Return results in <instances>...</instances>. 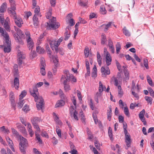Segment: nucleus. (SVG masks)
Segmentation results:
<instances>
[{
	"label": "nucleus",
	"mask_w": 154,
	"mask_h": 154,
	"mask_svg": "<svg viewBox=\"0 0 154 154\" xmlns=\"http://www.w3.org/2000/svg\"><path fill=\"white\" fill-rule=\"evenodd\" d=\"M107 39L106 37L104 34H102L101 35V44L103 45L105 44V42H106Z\"/></svg>",
	"instance_id": "nucleus-33"
},
{
	"label": "nucleus",
	"mask_w": 154,
	"mask_h": 154,
	"mask_svg": "<svg viewBox=\"0 0 154 154\" xmlns=\"http://www.w3.org/2000/svg\"><path fill=\"white\" fill-rule=\"evenodd\" d=\"M124 112L126 116H128L129 115V112L128 109L127 107H125L124 108Z\"/></svg>",
	"instance_id": "nucleus-53"
},
{
	"label": "nucleus",
	"mask_w": 154,
	"mask_h": 154,
	"mask_svg": "<svg viewBox=\"0 0 154 154\" xmlns=\"http://www.w3.org/2000/svg\"><path fill=\"white\" fill-rule=\"evenodd\" d=\"M101 72L103 74H104L105 75H109L110 73V70L108 67L105 68L104 67H102L101 69Z\"/></svg>",
	"instance_id": "nucleus-14"
},
{
	"label": "nucleus",
	"mask_w": 154,
	"mask_h": 154,
	"mask_svg": "<svg viewBox=\"0 0 154 154\" xmlns=\"http://www.w3.org/2000/svg\"><path fill=\"white\" fill-rule=\"evenodd\" d=\"M29 106L27 105H25L23 108V110L25 112H27L29 110Z\"/></svg>",
	"instance_id": "nucleus-47"
},
{
	"label": "nucleus",
	"mask_w": 154,
	"mask_h": 154,
	"mask_svg": "<svg viewBox=\"0 0 154 154\" xmlns=\"http://www.w3.org/2000/svg\"><path fill=\"white\" fill-rule=\"evenodd\" d=\"M143 64L146 68L148 69H149L148 65V60L147 59L145 58L143 60Z\"/></svg>",
	"instance_id": "nucleus-37"
},
{
	"label": "nucleus",
	"mask_w": 154,
	"mask_h": 154,
	"mask_svg": "<svg viewBox=\"0 0 154 154\" xmlns=\"http://www.w3.org/2000/svg\"><path fill=\"white\" fill-rule=\"evenodd\" d=\"M47 40L49 43L50 47L52 49L54 50V49L55 51L57 52L58 50V46L56 45V44L57 43L56 39L51 38H47Z\"/></svg>",
	"instance_id": "nucleus-6"
},
{
	"label": "nucleus",
	"mask_w": 154,
	"mask_h": 154,
	"mask_svg": "<svg viewBox=\"0 0 154 154\" xmlns=\"http://www.w3.org/2000/svg\"><path fill=\"white\" fill-rule=\"evenodd\" d=\"M0 35L4 37L5 40L7 41L8 39H10L8 33L4 29L1 27H0Z\"/></svg>",
	"instance_id": "nucleus-10"
},
{
	"label": "nucleus",
	"mask_w": 154,
	"mask_h": 154,
	"mask_svg": "<svg viewBox=\"0 0 154 154\" xmlns=\"http://www.w3.org/2000/svg\"><path fill=\"white\" fill-rule=\"evenodd\" d=\"M6 140L8 142V143L10 146L12 151L14 152L15 151V149L13 146V143L12 141L8 137H6Z\"/></svg>",
	"instance_id": "nucleus-16"
},
{
	"label": "nucleus",
	"mask_w": 154,
	"mask_h": 154,
	"mask_svg": "<svg viewBox=\"0 0 154 154\" xmlns=\"http://www.w3.org/2000/svg\"><path fill=\"white\" fill-rule=\"evenodd\" d=\"M71 78H61V81L63 82V85L68 84L69 82L70 81Z\"/></svg>",
	"instance_id": "nucleus-19"
},
{
	"label": "nucleus",
	"mask_w": 154,
	"mask_h": 154,
	"mask_svg": "<svg viewBox=\"0 0 154 154\" xmlns=\"http://www.w3.org/2000/svg\"><path fill=\"white\" fill-rule=\"evenodd\" d=\"M36 56V52L35 51H31L30 55V58L33 59Z\"/></svg>",
	"instance_id": "nucleus-48"
},
{
	"label": "nucleus",
	"mask_w": 154,
	"mask_h": 154,
	"mask_svg": "<svg viewBox=\"0 0 154 154\" xmlns=\"http://www.w3.org/2000/svg\"><path fill=\"white\" fill-rule=\"evenodd\" d=\"M64 101L62 100L58 101L55 105V107L57 108L59 106H62L64 104Z\"/></svg>",
	"instance_id": "nucleus-26"
},
{
	"label": "nucleus",
	"mask_w": 154,
	"mask_h": 154,
	"mask_svg": "<svg viewBox=\"0 0 154 154\" xmlns=\"http://www.w3.org/2000/svg\"><path fill=\"white\" fill-rule=\"evenodd\" d=\"M26 91L24 90L23 91L19 96V99H22L26 95Z\"/></svg>",
	"instance_id": "nucleus-39"
},
{
	"label": "nucleus",
	"mask_w": 154,
	"mask_h": 154,
	"mask_svg": "<svg viewBox=\"0 0 154 154\" xmlns=\"http://www.w3.org/2000/svg\"><path fill=\"white\" fill-rule=\"evenodd\" d=\"M10 7L8 9V12L11 17L15 18L16 11V4L14 0H9Z\"/></svg>",
	"instance_id": "nucleus-4"
},
{
	"label": "nucleus",
	"mask_w": 154,
	"mask_h": 154,
	"mask_svg": "<svg viewBox=\"0 0 154 154\" xmlns=\"http://www.w3.org/2000/svg\"><path fill=\"white\" fill-rule=\"evenodd\" d=\"M112 24V22H109L108 23L103 24L101 26L104 28V30L105 31H106L109 28L111 27Z\"/></svg>",
	"instance_id": "nucleus-20"
},
{
	"label": "nucleus",
	"mask_w": 154,
	"mask_h": 154,
	"mask_svg": "<svg viewBox=\"0 0 154 154\" xmlns=\"http://www.w3.org/2000/svg\"><path fill=\"white\" fill-rule=\"evenodd\" d=\"M74 110V109L73 106H71L69 109V113L71 116H72L73 112L75 111Z\"/></svg>",
	"instance_id": "nucleus-55"
},
{
	"label": "nucleus",
	"mask_w": 154,
	"mask_h": 154,
	"mask_svg": "<svg viewBox=\"0 0 154 154\" xmlns=\"http://www.w3.org/2000/svg\"><path fill=\"white\" fill-rule=\"evenodd\" d=\"M21 99H19L20 101L18 103V106L20 109L22 108L25 103L24 100H21Z\"/></svg>",
	"instance_id": "nucleus-36"
},
{
	"label": "nucleus",
	"mask_w": 154,
	"mask_h": 154,
	"mask_svg": "<svg viewBox=\"0 0 154 154\" xmlns=\"http://www.w3.org/2000/svg\"><path fill=\"white\" fill-rule=\"evenodd\" d=\"M14 86L16 89H18L19 86V81L18 78H15L14 80Z\"/></svg>",
	"instance_id": "nucleus-21"
},
{
	"label": "nucleus",
	"mask_w": 154,
	"mask_h": 154,
	"mask_svg": "<svg viewBox=\"0 0 154 154\" xmlns=\"http://www.w3.org/2000/svg\"><path fill=\"white\" fill-rule=\"evenodd\" d=\"M145 99L148 103H150V105L152 104V99L151 97L145 96Z\"/></svg>",
	"instance_id": "nucleus-34"
},
{
	"label": "nucleus",
	"mask_w": 154,
	"mask_h": 154,
	"mask_svg": "<svg viewBox=\"0 0 154 154\" xmlns=\"http://www.w3.org/2000/svg\"><path fill=\"white\" fill-rule=\"evenodd\" d=\"M116 52L117 54H119L121 49V45L119 42H117L116 45Z\"/></svg>",
	"instance_id": "nucleus-35"
},
{
	"label": "nucleus",
	"mask_w": 154,
	"mask_h": 154,
	"mask_svg": "<svg viewBox=\"0 0 154 154\" xmlns=\"http://www.w3.org/2000/svg\"><path fill=\"white\" fill-rule=\"evenodd\" d=\"M40 121V119L38 117H35L32 120V124H37Z\"/></svg>",
	"instance_id": "nucleus-31"
},
{
	"label": "nucleus",
	"mask_w": 154,
	"mask_h": 154,
	"mask_svg": "<svg viewBox=\"0 0 154 154\" xmlns=\"http://www.w3.org/2000/svg\"><path fill=\"white\" fill-rule=\"evenodd\" d=\"M100 11L101 13L102 14H105L106 13V11L105 8L103 6H101L100 9Z\"/></svg>",
	"instance_id": "nucleus-46"
},
{
	"label": "nucleus",
	"mask_w": 154,
	"mask_h": 154,
	"mask_svg": "<svg viewBox=\"0 0 154 154\" xmlns=\"http://www.w3.org/2000/svg\"><path fill=\"white\" fill-rule=\"evenodd\" d=\"M7 4L3 3L2 5L0 8V14H3L7 8Z\"/></svg>",
	"instance_id": "nucleus-18"
},
{
	"label": "nucleus",
	"mask_w": 154,
	"mask_h": 154,
	"mask_svg": "<svg viewBox=\"0 0 154 154\" xmlns=\"http://www.w3.org/2000/svg\"><path fill=\"white\" fill-rule=\"evenodd\" d=\"M147 81L149 85L152 86H153L154 84L152 82V79H150V78H147Z\"/></svg>",
	"instance_id": "nucleus-63"
},
{
	"label": "nucleus",
	"mask_w": 154,
	"mask_h": 154,
	"mask_svg": "<svg viewBox=\"0 0 154 154\" xmlns=\"http://www.w3.org/2000/svg\"><path fill=\"white\" fill-rule=\"evenodd\" d=\"M122 31L123 33L126 36L129 37L130 36L131 34L130 32L127 29L125 26H124L122 29Z\"/></svg>",
	"instance_id": "nucleus-25"
},
{
	"label": "nucleus",
	"mask_w": 154,
	"mask_h": 154,
	"mask_svg": "<svg viewBox=\"0 0 154 154\" xmlns=\"http://www.w3.org/2000/svg\"><path fill=\"white\" fill-rule=\"evenodd\" d=\"M138 104H136V103L133 104V103H131L130 105V108L131 109H134L135 107L136 106H138Z\"/></svg>",
	"instance_id": "nucleus-62"
},
{
	"label": "nucleus",
	"mask_w": 154,
	"mask_h": 154,
	"mask_svg": "<svg viewBox=\"0 0 154 154\" xmlns=\"http://www.w3.org/2000/svg\"><path fill=\"white\" fill-rule=\"evenodd\" d=\"M20 142L19 144V147L21 152L23 154L26 153V149L28 146L27 140L22 136H20Z\"/></svg>",
	"instance_id": "nucleus-2"
},
{
	"label": "nucleus",
	"mask_w": 154,
	"mask_h": 154,
	"mask_svg": "<svg viewBox=\"0 0 154 154\" xmlns=\"http://www.w3.org/2000/svg\"><path fill=\"white\" fill-rule=\"evenodd\" d=\"M45 66L46 64L45 62L43 61H42L41 62L40 73L43 76H44L45 75Z\"/></svg>",
	"instance_id": "nucleus-12"
},
{
	"label": "nucleus",
	"mask_w": 154,
	"mask_h": 154,
	"mask_svg": "<svg viewBox=\"0 0 154 154\" xmlns=\"http://www.w3.org/2000/svg\"><path fill=\"white\" fill-rule=\"evenodd\" d=\"M63 40V37H60L59 39L57 41V43L56 44V45L59 46L60 45L61 42Z\"/></svg>",
	"instance_id": "nucleus-56"
},
{
	"label": "nucleus",
	"mask_w": 154,
	"mask_h": 154,
	"mask_svg": "<svg viewBox=\"0 0 154 154\" xmlns=\"http://www.w3.org/2000/svg\"><path fill=\"white\" fill-rule=\"evenodd\" d=\"M12 17L14 19V21L16 24L19 27H21L22 26V24H23V22L21 18H17L16 17V13L15 18H14L13 17Z\"/></svg>",
	"instance_id": "nucleus-11"
},
{
	"label": "nucleus",
	"mask_w": 154,
	"mask_h": 154,
	"mask_svg": "<svg viewBox=\"0 0 154 154\" xmlns=\"http://www.w3.org/2000/svg\"><path fill=\"white\" fill-rule=\"evenodd\" d=\"M33 20L34 25L37 26L38 23V20L36 14H35L34 15L33 18Z\"/></svg>",
	"instance_id": "nucleus-27"
},
{
	"label": "nucleus",
	"mask_w": 154,
	"mask_h": 154,
	"mask_svg": "<svg viewBox=\"0 0 154 154\" xmlns=\"http://www.w3.org/2000/svg\"><path fill=\"white\" fill-rule=\"evenodd\" d=\"M10 100L11 102L12 105L13 107H15V104L14 101V97L12 92H11L10 95Z\"/></svg>",
	"instance_id": "nucleus-17"
},
{
	"label": "nucleus",
	"mask_w": 154,
	"mask_h": 154,
	"mask_svg": "<svg viewBox=\"0 0 154 154\" xmlns=\"http://www.w3.org/2000/svg\"><path fill=\"white\" fill-rule=\"evenodd\" d=\"M26 35L28 48L29 50H32L34 45L33 41L31 38L30 34L29 33L27 32L26 33Z\"/></svg>",
	"instance_id": "nucleus-9"
},
{
	"label": "nucleus",
	"mask_w": 154,
	"mask_h": 154,
	"mask_svg": "<svg viewBox=\"0 0 154 154\" xmlns=\"http://www.w3.org/2000/svg\"><path fill=\"white\" fill-rule=\"evenodd\" d=\"M79 3L82 6H86L87 5V2L86 0H80L79 1Z\"/></svg>",
	"instance_id": "nucleus-30"
},
{
	"label": "nucleus",
	"mask_w": 154,
	"mask_h": 154,
	"mask_svg": "<svg viewBox=\"0 0 154 154\" xmlns=\"http://www.w3.org/2000/svg\"><path fill=\"white\" fill-rule=\"evenodd\" d=\"M118 94L119 97H122L123 95V92L120 85L118 86Z\"/></svg>",
	"instance_id": "nucleus-32"
},
{
	"label": "nucleus",
	"mask_w": 154,
	"mask_h": 154,
	"mask_svg": "<svg viewBox=\"0 0 154 154\" xmlns=\"http://www.w3.org/2000/svg\"><path fill=\"white\" fill-rule=\"evenodd\" d=\"M36 51L39 54H43L44 53L45 50L41 46H38L36 47Z\"/></svg>",
	"instance_id": "nucleus-24"
},
{
	"label": "nucleus",
	"mask_w": 154,
	"mask_h": 154,
	"mask_svg": "<svg viewBox=\"0 0 154 154\" xmlns=\"http://www.w3.org/2000/svg\"><path fill=\"white\" fill-rule=\"evenodd\" d=\"M13 72L14 77H17L18 76L19 72L18 69V66L17 64H14Z\"/></svg>",
	"instance_id": "nucleus-15"
},
{
	"label": "nucleus",
	"mask_w": 154,
	"mask_h": 154,
	"mask_svg": "<svg viewBox=\"0 0 154 154\" xmlns=\"http://www.w3.org/2000/svg\"><path fill=\"white\" fill-rule=\"evenodd\" d=\"M35 9L34 10V12L35 14H38V13L39 12L40 10L39 7L37 6H36L35 7Z\"/></svg>",
	"instance_id": "nucleus-54"
},
{
	"label": "nucleus",
	"mask_w": 154,
	"mask_h": 154,
	"mask_svg": "<svg viewBox=\"0 0 154 154\" xmlns=\"http://www.w3.org/2000/svg\"><path fill=\"white\" fill-rule=\"evenodd\" d=\"M4 27L6 30L8 31L9 30V26L8 25L7 21H5L4 23Z\"/></svg>",
	"instance_id": "nucleus-50"
},
{
	"label": "nucleus",
	"mask_w": 154,
	"mask_h": 154,
	"mask_svg": "<svg viewBox=\"0 0 154 154\" xmlns=\"http://www.w3.org/2000/svg\"><path fill=\"white\" fill-rule=\"evenodd\" d=\"M56 21V18L53 17L52 19L49 20V23H47V28L50 29H55L58 28L60 26V24L58 22L57 23Z\"/></svg>",
	"instance_id": "nucleus-5"
},
{
	"label": "nucleus",
	"mask_w": 154,
	"mask_h": 154,
	"mask_svg": "<svg viewBox=\"0 0 154 154\" xmlns=\"http://www.w3.org/2000/svg\"><path fill=\"white\" fill-rule=\"evenodd\" d=\"M108 134L110 138L112 141L113 140V137L112 136V131L111 128L110 127H109L108 129Z\"/></svg>",
	"instance_id": "nucleus-29"
},
{
	"label": "nucleus",
	"mask_w": 154,
	"mask_h": 154,
	"mask_svg": "<svg viewBox=\"0 0 154 154\" xmlns=\"http://www.w3.org/2000/svg\"><path fill=\"white\" fill-rule=\"evenodd\" d=\"M11 42L9 39L7 41L5 40L4 45H1L2 47H4V51L5 53H9L11 50Z\"/></svg>",
	"instance_id": "nucleus-7"
},
{
	"label": "nucleus",
	"mask_w": 154,
	"mask_h": 154,
	"mask_svg": "<svg viewBox=\"0 0 154 154\" xmlns=\"http://www.w3.org/2000/svg\"><path fill=\"white\" fill-rule=\"evenodd\" d=\"M148 91L150 94V95L152 97H154V91L152 89L149 88H148Z\"/></svg>",
	"instance_id": "nucleus-45"
},
{
	"label": "nucleus",
	"mask_w": 154,
	"mask_h": 154,
	"mask_svg": "<svg viewBox=\"0 0 154 154\" xmlns=\"http://www.w3.org/2000/svg\"><path fill=\"white\" fill-rule=\"evenodd\" d=\"M7 151L8 153H7L6 150L4 149H2L1 151V154H13L10 149H7Z\"/></svg>",
	"instance_id": "nucleus-23"
},
{
	"label": "nucleus",
	"mask_w": 154,
	"mask_h": 154,
	"mask_svg": "<svg viewBox=\"0 0 154 154\" xmlns=\"http://www.w3.org/2000/svg\"><path fill=\"white\" fill-rule=\"evenodd\" d=\"M20 131H21L22 133L25 135L27 134V132L24 126H22L21 128L20 129Z\"/></svg>",
	"instance_id": "nucleus-44"
},
{
	"label": "nucleus",
	"mask_w": 154,
	"mask_h": 154,
	"mask_svg": "<svg viewBox=\"0 0 154 154\" xmlns=\"http://www.w3.org/2000/svg\"><path fill=\"white\" fill-rule=\"evenodd\" d=\"M64 73L66 75V77H73L72 74H70L68 70H65L64 72Z\"/></svg>",
	"instance_id": "nucleus-43"
},
{
	"label": "nucleus",
	"mask_w": 154,
	"mask_h": 154,
	"mask_svg": "<svg viewBox=\"0 0 154 154\" xmlns=\"http://www.w3.org/2000/svg\"><path fill=\"white\" fill-rule=\"evenodd\" d=\"M78 114V112L76 110H75L74 112H73V113L72 114V116H73L74 118L76 120H78V119L77 116V115Z\"/></svg>",
	"instance_id": "nucleus-52"
},
{
	"label": "nucleus",
	"mask_w": 154,
	"mask_h": 154,
	"mask_svg": "<svg viewBox=\"0 0 154 154\" xmlns=\"http://www.w3.org/2000/svg\"><path fill=\"white\" fill-rule=\"evenodd\" d=\"M14 27L15 31L17 32V33H15L14 34V36L15 39L19 44L23 45L24 44V42L20 37V36L23 37L24 35L20 29L16 26H14Z\"/></svg>",
	"instance_id": "nucleus-3"
},
{
	"label": "nucleus",
	"mask_w": 154,
	"mask_h": 154,
	"mask_svg": "<svg viewBox=\"0 0 154 154\" xmlns=\"http://www.w3.org/2000/svg\"><path fill=\"white\" fill-rule=\"evenodd\" d=\"M26 56L22 52L19 51L17 54V62L19 66H21L23 63V60L25 58Z\"/></svg>",
	"instance_id": "nucleus-8"
},
{
	"label": "nucleus",
	"mask_w": 154,
	"mask_h": 154,
	"mask_svg": "<svg viewBox=\"0 0 154 154\" xmlns=\"http://www.w3.org/2000/svg\"><path fill=\"white\" fill-rule=\"evenodd\" d=\"M77 96L79 98V100H82V95L81 94L80 91H79L78 90H77Z\"/></svg>",
	"instance_id": "nucleus-61"
},
{
	"label": "nucleus",
	"mask_w": 154,
	"mask_h": 154,
	"mask_svg": "<svg viewBox=\"0 0 154 154\" xmlns=\"http://www.w3.org/2000/svg\"><path fill=\"white\" fill-rule=\"evenodd\" d=\"M68 21L69 25L70 26H73L75 24V21L72 18H70L68 20Z\"/></svg>",
	"instance_id": "nucleus-41"
},
{
	"label": "nucleus",
	"mask_w": 154,
	"mask_h": 154,
	"mask_svg": "<svg viewBox=\"0 0 154 154\" xmlns=\"http://www.w3.org/2000/svg\"><path fill=\"white\" fill-rule=\"evenodd\" d=\"M64 90L66 91H67L70 90V86L68 84L64 85Z\"/></svg>",
	"instance_id": "nucleus-49"
},
{
	"label": "nucleus",
	"mask_w": 154,
	"mask_h": 154,
	"mask_svg": "<svg viewBox=\"0 0 154 154\" xmlns=\"http://www.w3.org/2000/svg\"><path fill=\"white\" fill-rule=\"evenodd\" d=\"M46 49L48 54H49L50 56L51 55V51L50 50L49 46L48 45H46Z\"/></svg>",
	"instance_id": "nucleus-51"
},
{
	"label": "nucleus",
	"mask_w": 154,
	"mask_h": 154,
	"mask_svg": "<svg viewBox=\"0 0 154 154\" xmlns=\"http://www.w3.org/2000/svg\"><path fill=\"white\" fill-rule=\"evenodd\" d=\"M11 130L13 134H14L16 136H17L19 135V134L17 131L16 130H15L14 128H11Z\"/></svg>",
	"instance_id": "nucleus-59"
},
{
	"label": "nucleus",
	"mask_w": 154,
	"mask_h": 154,
	"mask_svg": "<svg viewBox=\"0 0 154 154\" xmlns=\"http://www.w3.org/2000/svg\"><path fill=\"white\" fill-rule=\"evenodd\" d=\"M52 59L55 66H57L58 62V57H57L54 56L52 57Z\"/></svg>",
	"instance_id": "nucleus-40"
},
{
	"label": "nucleus",
	"mask_w": 154,
	"mask_h": 154,
	"mask_svg": "<svg viewBox=\"0 0 154 154\" xmlns=\"http://www.w3.org/2000/svg\"><path fill=\"white\" fill-rule=\"evenodd\" d=\"M111 61L112 58L110 54L108 52H107L106 54V62L107 66L111 64Z\"/></svg>",
	"instance_id": "nucleus-13"
},
{
	"label": "nucleus",
	"mask_w": 154,
	"mask_h": 154,
	"mask_svg": "<svg viewBox=\"0 0 154 154\" xmlns=\"http://www.w3.org/2000/svg\"><path fill=\"white\" fill-rule=\"evenodd\" d=\"M109 108V110H107V118L109 121H110L111 119V114H112V107L111 105H110Z\"/></svg>",
	"instance_id": "nucleus-22"
},
{
	"label": "nucleus",
	"mask_w": 154,
	"mask_h": 154,
	"mask_svg": "<svg viewBox=\"0 0 154 154\" xmlns=\"http://www.w3.org/2000/svg\"><path fill=\"white\" fill-rule=\"evenodd\" d=\"M5 19L3 17V14H0V21L2 24L4 23Z\"/></svg>",
	"instance_id": "nucleus-57"
},
{
	"label": "nucleus",
	"mask_w": 154,
	"mask_h": 154,
	"mask_svg": "<svg viewBox=\"0 0 154 154\" xmlns=\"http://www.w3.org/2000/svg\"><path fill=\"white\" fill-rule=\"evenodd\" d=\"M89 49L88 48H85V51H84V54L85 56V57H88L89 55Z\"/></svg>",
	"instance_id": "nucleus-42"
},
{
	"label": "nucleus",
	"mask_w": 154,
	"mask_h": 154,
	"mask_svg": "<svg viewBox=\"0 0 154 154\" xmlns=\"http://www.w3.org/2000/svg\"><path fill=\"white\" fill-rule=\"evenodd\" d=\"M50 3L51 6L54 7L56 4V0H50Z\"/></svg>",
	"instance_id": "nucleus-60"
},
{
	"label": "nucleus",
	"mask_w": 154,
	"mask_h": 154,
	"mask_svg": "<svg viewBox=\"0 0 154 154\" xmlns=\"http://www.w3.org/2000/svg\"><path fill=\"white\" fill-rule=\"evenodd\" d=\"M69 152L72 154H78V151L75 149L71 150Z\"/></svg>",
	"instance_id": "nucleus-64"
},
{
	"label": "nucleus",
	"mask_w": 154,
	"mask_h": 154,
	"mask_svg": "<svg viewBox=\"0 0 154 154\" xmlns=\"http://www.w3.org/2000/svg\"><path fill=\"white\" fill-rule=\"evenodd\" d=\"M37 87L35 85L33 88V89H29V92L34 97L35 100L37 102V100L39 99V101L38 103H36V107L38 110L41 109L42 111L43 109L44 108L45 103L44 99L42 97H40L39 98L36 94V93L38 92V89Z\"/></svg>",
	"instance_id": "nucleus-1"
},
{
	"label": "nucleus",
	"mask_w": 154,
	"mask_h": 154,
	"mask_svg": "<svg viewBox=\"0 0 154 154\" xmlns=\"http://www.w3.org/2000/svg\"><path fill=\"white\" fill-rule=\"evenodd\" d=\"M52 9L50 8L49 11L46 14V17L47 19H49L51 17Z\"/></svg>",
	"instance_id": "nucleus-38"
},
{
	"label": "nucleus",
	"mask_w": 154,
	"mask_h": 154,
	"mask_svg": "<svg viewBox=\"0 0 154 154\" xmlns=\"http://www.w3.org/2000/svg\"><path fill=\"white\" fill-rule=\"evenodd\" d=\"M97 69L96 65H94L92 72V77H95L97 76Z\"/></svg>",
	"instance_id": "nucleus-28"
},
{
	"label": "nucleus",
	"mask_w": 154,
	"mask_h": 154,
	"mask_svg": "<svg viewBox=\"0 0 154 154\" xmlns=\"http://www.w3.org/2000/svg\"><path fill=\"white\" fill-rule=\"evenodd\" d=\"M126 143V144L127 146V148H126V149H127L128 148L130 147L131 144V140H125Z\"/></svg>",
	"instance_id": "nucleus-58"
}]
</instances>
